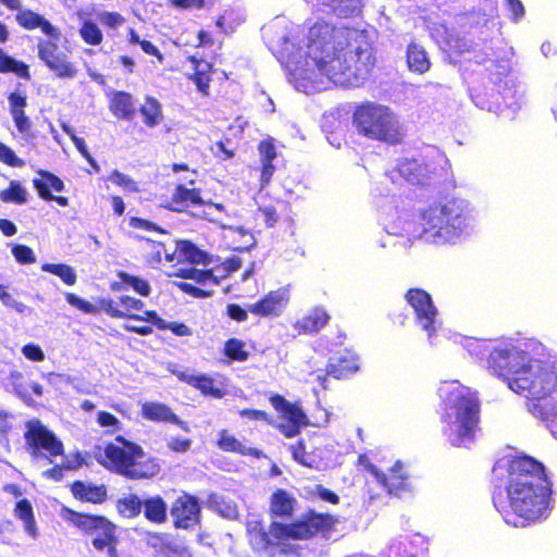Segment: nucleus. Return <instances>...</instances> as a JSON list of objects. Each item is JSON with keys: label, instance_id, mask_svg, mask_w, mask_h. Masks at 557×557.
<instances>
[{"label": "nucleus", "instance_id": "nucleus-42", "mask_svg": "<svg viewBox=\"0 0 557 557\" xmlns=\"http://www.w3.org/2000/svg\"><path fill=\"white\" fill-rule=\"evenodd\" d=\"M11 250L18 263L32 264L36 262V256L28 246L13 244Z\"/></svg>", "mask_w": 557, "mask_h": 557}, {"label": "nucleus", "instance_id": "nucleus-55", "mask_svg": "<svg viewBox=\"0 0 557 557\" xmlns=\"http://www.w3.org/2000/svg\"><path fill=\"white\" fill-rule=\"evenodd\" d=\"M99 21L109 27H117L124 23V17L115 12H102L99 14Z\"/></svg>", "mask_w": 557, "mask_h": 557}, {"label": "nucleus", "instance_id": "nucleus-20", "mask_svg": "<svg viewBox=\"0 0 557 557\" xmlns=\"http://www.w3.org/2000/svg\"><path fill=\"white\" fill-rule=\"evenodd\" d=\"M296 505V499L284 490H277L270 502V511L275 517H289Z\"/></svg>", "mask_w": 557, "mask_h": 557}, {"label": "nucleus", "instance_id": "nucleus-9", "mask_svg": "<svg viewBox=\"0 0 557 557\" xmlns=\"http://www.w3.org/2000/svg\"><path fill=\"white\" fill-rule=\"evenodd\" d=\"M27 450L35 460L63 455V444L57 438L53 432L49 431L38 419L29 420L26 423L24 434Z\"/></svg>", "mask_w": 557, "mask_h": 557}, {"label": "nucleus", "instance_id": "nucleus-57", "mask_svg": "<svg viewBox=\"0 0 557 557\" xmlns=\"http://www.w3.org/2000/svg\"><path fill=\"white\" fill-rule=\"evenodd\" d=\"M23 355L33 361H42L45 359V354L41 348L37 345H25L22 349Z\"/></svg>", "mask_w": 557, "mask_h": 557}, {"label": "nucleus", "instance_id": "nucleus-28", "mask_svg": "<svg viewBox=\"0 0 557 557\" xmlns=\"http://www.w3.org/2000/svg\"><path fill=\"white\" fill-rule=\"evenodd\" d=\"M110 109L112 113L120 119H131L134 113L131 95L124 91L115 92L112 97Z\"/></svg>", "mask_w": 557, "mask_h": 557}, {"label": "nucleus", "instance_id": "nucleus-62", "mask_svg": "<svg viewBox=\"0 0 557 557\" xmlns=\"http://www.w3.org/2000/svg\"><path fill=\"white\" fill-rule=\"evenodd\" d=\"M10 112L13 110H24L26 107V97L18 92H12L9 96Z\"/></svg>", "mask_w": 557, "mask_h": 557}, {"label": "nucleus", "instance_id": "nucleus-44", "mask_svg": "<svg viewBox=\"0 0 557 557\" xmlns=\"http://www.w3.org/2000/svg\"><path fill=\"white\" fill-rule=\"evenodd\" d=\"M0 72H15L20 75L27 73V67L24 64L17 63L14 59L8 57L0 49Z\"/></svg>", "mask_w": 557, "mask_h": 557}, {"label": "nucleus", "instance_id": "nucleus-64", "mask_svg": "<svg viewBox=\"0 0 557 557\" xmlns=\"http://www.w3.org/2000/svg\"><path fill=\"white\" fill-rule=\"evenodd\" d=\"M66 285H74L76 283V274L74 269L67 264H63L58 275Z\"/></svg>", "mask_w": 557, "mask_h": 557}, {"label": "nucleus", "instance_id": "nucleus-19", "mask_svg": "<svg viewBox=\"0 0 557 557\" xmlns=\"http://www.w3.org/2000/svg\"><path fill=\"white\" fill-rule=\"evenodd\" d=\"M72 522L81 530L96 534V531H102V533L110 529V521L100 516H89L84 513L72 512Z\"/></svg>", "mask_w": 557, "mask_h": 557}, {"label": "nucleus", "instance_id": "nucleus-2", "mask_svg": "<svg viewBox=\"0 0 557 557\" xmlns=\"http://www.w3.org/2000/svg\"><path fill=\"white\" fill-rule=\"evenodd\" d=\"M508 472L507 497L510 510L500 507L498 499L494 498V505L505 522L518 528L544 517L548 510L550 488L543 466L524 456L513 459Z\"/></svg>", "mask_w": 557, "mask_h": 557}, {"label": "nucleus", "instance_id": "nucleus-4", "mask_svg": "<svg viewBox=\"0 0 557 557\" xmlns=\"http://www.w3.org/2000/svg\"><path fill=\"white\" fill-rule=\"evenodd\" d=\"M470 218L469 203L463 199L435 203L422 213L420 237L435 245L454 242L470 225Z\"/></svg>", "mask_w": 557, "mask_h": 557}, {"label": "nucleus", "instance_id": "nucleus-10", "mask_svg": "<svg viewBox=\"0 0 557 557\" xmlns=\"http://www.w3.org/2000/svg\"><path fill=\"white\" fill-rule=\"evenodd\" d=\"M406 299L416 313L417 323L428 332L429 336H432L437 329L438 321L437 310L431 296L422 289H410L406 294Z\"/></svg>", "mask_w": 557, "mask_h": 557}, {"label": "nucleus", "instance_id": "nucleus-6", "mask_svg": "<svg viewBox=\"0 0 557 557\" xmlns=\"http://www.w3.org/2000/svg\"><path fill=\"white\" fill-rule=\"evenodd\" d=\"M354 123L361 135L389 145L401 143L406 134L397 113L376 102L359 106L354 113Z\"/></svg>", "mask_w": 557, "mask_h": 557}, {"label": "nucleus", "instance_id": "nucleus-40", "mask_svg": "<svg viewBox=\"0 0 557 557\" xmlns=\"http://www.w3.org/2000/svg\"><path fill=\"white\" fill-rule=\"evenodd\" d=\"M79 34L85 42L89 45H99L102 41V33L96 23L85 21L79 29Z\"/></svg>", "mask_w": 557, "mask_h": 557}, {"label": "nucleus", "instance_id": "nucleus-38", "mask_svg": "<svg viewBox=\"0 0 557 557\" xmlns=\"http://www.w3.org/2000/svg\"><path fill=\"white\" fill-rule=\"evenodd\" d=\"M141 508L143 500L137 495H128L117 502L119 512L126 518L138 516Z\"/></svg>", "mask_w": 557, "mask_h": 557}, {"label": "nucleus", "instance_id": "nucleus-16", "mask_svg": "<svg viewBox=\"0 0 557 557\" xmlns=\"http://www.w3.org/2000/svg\"><path fill=\"white\" fill-rule=\"evenodd\" d=\"M371 472L375 475L376 480L386 487L389 493L399 495L405 490L407 476L403 472V465L397 461L391 469L388 475L380 472L377 469L372 468Z\"/></svg>", "mask_w": 557, "mask_h": 557}, {"label": "nucleus", "instance_id": "nucleus-35", "mask_svg": "<svg viewBox=\"0 0 557 557\" xmlns=\"http://www.w3.org/2000/svg\"><path fill=\"white\" fill-rule=\"evenodd\" d=\"M9 383L17 397L28 405L32 403V397L28 392L29 382L21 372L12 371L9 375Z\"/></svg>", "mask_w": 557, "mask_h": 557}, {"label": "nucleus", "instance_id": "nucleus-5", "mask_svg": "<svg viewBox=\"0 0 557 557\" xmlns=\"http://www.w3.org/2000/svg\"><path fill=\"white\" fill-rule=\"evenodd\" d=\"M336 521L329 513L312 511L295 523L272 522L269 531H265L259 521L249 520L247 522V531L255 545L265 548L269 545H277L287 540H307L319 532L332 529Z\"/></svg>", "mask_w": 557, "mask_h": 557}, {"label": "nucleus", "instance_id": "nucleus-58", "mask_svg": "<svg viewBox=\"0 0 557 557\" xmlns=\"http://www.w3.org/2000/svg\"><path fill=\"white\" fill-rule=\"evenodd\" d=\"M191 441L187 438L181 437H171L168 441V446L170 449L176 453H185L190 448Z\"/></svg>", "mask_w": 557, "mask_h": 557}, {"label": "nucleus", "instance_id": "nucleus-34", "mask_svg": "<svg viewBox=\"0 0 557 557\" xmlns=\"http://www.w3.org/2000/svg\"><path fill=\"white\" fill-rule=\"evenodd\" d=\"M119 277L121 278L122 282L112 284L111 288L113 290H122L123 284H127L132 286L141 296H148L150 294V285L148 284L147 281L131 275L126 272H120Z\"/></svg>", "mask_w": 557, "mask_h": 557}, {"label": "nucleus", "instance_id": "nucleus-24", "mask_svg": "<svg viewBox=\"0 0 557 557\" xmlns=\"http://www.w3.org/2000/svg\"><path fill=\"white\" fill-rule=\"evenodd\" d=\"M41 178L34 180V186L39 196L44 199H52L51 189L61 191L64 188L63 182L52 173L40 171Z\"/></svg>", "mask_w": 557, "mask_h": 557}, {"label": "nucleus", "instance_id": "nucleus-12", "mask_svg": "<svg viewBox=\"0 0 557 557\" xmlns=\"http://www.w3.org/2000/svg\"><path fill=\"white\" fill-rule=\"evenodd\" d=\"M289 300V293L286 288H278L267 294L262 299L248 306V311L263 317H278Z\"/></svg>", "mask_w": 557, "mask_h": 557}, {"label": "nucleus", "instance_id": "nucleus-54", "mask_svg": "<svg viewBox=\"0 0 557 557\" xmlns=\"http://www.w3.org/2000/svg\"><path fill=\"white\" fill-rule=\"evenodd\" d=\"M123 309V311L132 314V311H139L144 307V302L140 299H136L129 296H121L119 297L117 302Z\"/></svg>", "mask_w": 557, "mask_h": 557}, {"label": "nucleus", "instance_id": "nucleus-21", "mask_svg": "<svg viewBox=\"0 0 557 557\" xmlns=\"http://www.w3.org/2000/svg\"><path fill=\"white\" fill-rule=\"evenodd\" d=\"M317 3L326 12L346 17L360 11V0H317Z\"/></svg>", "mask_w": 557, "mask_h": 557}, {"label": "nucleus", "instance_id": "nucleus-25", "mask_svg": "<svg viewBox=\"0 0 557 557\" xmlns=\"http://www.w3.org/2000/svg\"><path fill=\"white\" fill-rule=\"evenodd\" d=\"M407 64L410 71L423 74L430 69V61L425 50L417 45L410 44L407 49Z\"/></svg>", "mask_w": 557, "mask_h": 557}, {"label": "nucleus", "instance_id": "nucleus-1", "mask_svg": "<svg viewBox=\"0 0 557 557\" xmlns=\"http://www.w3.org/2000/svg\"><path fill=\"white\" fill-rule=\"evenodd\" d=\"M306 59L297 62L294 75L317 85L323 78L341 87L361 85L373 70L376 59L366 30L335 26L325 21L314 23L308 30ZM304 47L297 48L301 53Z\"/></svg>", "mask_w": 557, "mask_h": 557}, {"label": "nucleus", "instance_id": "nucleus-60", "mask_svg": "<svg viewBox=\"0 0 557 557\" xmlns=\"http://www.w3.org/2000/svg\"><path fill=\"white\" fill-rule=\"evenodd\" d=\"M38 27L41 28L42 33L50 37L49 40L58 41L61 37V33L46 18L41 17L40 25Z\"/></svg>", "mask_w": 557, "mask_h": 557}, {"label": "nucleus", "instance_id": "nucleus-13", "mask_svg": "<svg viewBox=\"0 0 557 557\" xmlns=\"http://www.w3.org/2000/svg\"><path fill=\"white\" fill-rule=\"evenodd\" d=\"M200 507L197 499L189 495L180 496L171 508L176 528L187 529L198 522Z\"/></svg>", "mask_w": 557, "mask_h": 557}, {"label": "nucleus", "instance_id": "nucleus-56", "mask_svg": "<svg viewBox=\"0 0 557 557\" xmlns=\"http://www.w3.org/2000/svg\"><path fill=\"white\" fill-rule=\"evenodd\" d=\"M97 421L103 428H112V432L120 429V421L109 412L100 411Z\"/></svg>", "mask_w": 557, "mask_h": 557}, {"label": "nucleus", "instance_id": "nucleus-23", "mask_svg": "<svg viewBox=\"0 0 557 557\" xmlns=\"http://www.w3.org/2000/svg\"><path fill=\"white\" fill-rule=\"evenodd\" d=\"M271 401L277 410L283 412L287 421L299 426L307 425V417L300 407L289 404L282 396H275Z\"/></svg>", "mask_w": 557, "mask_h": 557}, {"label": "nucleus", "instance_id": "nucleus-61", "mask_svg": "<svg viewBox=\"0 0 557 557\" xmlns=\"http://www.w3.org/2000/svg\"><path fill=\"white\" fill-rule=\"evenodd\" d=\"M129 225L134 228H141V230H146V231H156V232L162 233V230L159 226H157L154 223L149 222L144 219H139V218H132L129 220Z\"/></svg>", "mask_w": 557, "mask_h": 557}, {"label": "nucleus", "instance_id": "nucleus-32", "mask_svg": "<svg viewBox=\"0 0 557 557\" xmlns=\"http://www.w3.org/2000/svg\"><path fill=\"white\" fill-rule=\"evenodd\" d=\"M330 317L322 308H315L309 315L298 322V326L308 333H313L323 327Z\"/></svg>", "mask_w": 557, "mask_h": 557}, {"label": "nucleus", "instance_id": "nucleus-45", "mask_svg": "<svg viewBox=\"0 0 557 557\" xmlns=\"http://www.w3.org/2000/svg\"><path fill=\"white\" fill-rule=\"evenodd\" d=\"M109 181L117 186L123 187L124 189H126L128 191H138L137 183L133 178H131L128 175H125L117 170H114L110 174Z\"/></svg>", "mask_w": 557, "mask_h": 557}, {"label": "nucleus", "instance_id": "nucleus-7", "mask_svg": "<svg viewBox=\"0 0 557 557\" xmlns=\"http://www.w3.org/2000/svg\"><path fill=\"white\" fill-rule=\"evenodd\" d=\"M103 462L109 469L129 479H141L153 475L156 465H144V451L140 446L117 436L104 448Z\"/></svg>", "mask_w": 557, "mask_h": 557}, {"label": "nucleus", "instance_id": "nucleus-30", "mask_svg": "<svg viewBox=\"0 0 557 557\" xmlns=\"http://www.w3.org/2000/svg\"><path fill=\"white\" fill-rule=\"evenodd\" d=\"M114 530L115 527L110 522V529L106 531V533H102V531H96V534H92V545L95 546V548L99 550H103L107 548L110 557H115L116 555V537L114 534Z\"/></svg>", "mask_w": 557, "mask_h": 557}, {"label": "nucleus", "instance_id": "nucleus-36", "mask_svg": "<svg viewBox=\"0 0 557 557\" xmlns=\"http://www.w3.org/2000/svg\"><path fill=\"white\" fill-rule=\"evenodd\" d=\"M140 112L145 117V124L149 127L158 125L162 119L161 106L153 98H147L140 108Z\"/></svg>", "mask_w": 557, "mask_h": 557}, {"label": "nucleus", "instance_id": "nucleus-17", "mask_svg": "<svg viewBox=\"0 0 557 557\" xmlns=\"http://www.w3.org/2000/svg\"><path fill=\"white\" fill-rule=\"evenodd\" d=\"M143 416L151 421L172 422L188 431V425L182 421L168 406L158 403H146L143 406Z\"/></svg>", "mask_w": 557, "mask_h": 557}, {"label": "nucleus", "instance_id": "nucleus-3", "mask_svg": "<svg viewBox=\"0 0 557 557\" xmlns=\"http://www.w3.org/2000/svg\"><path fill=\"white\" fill-rule=\"evenodd\" d=\"M438 393L446 404L444 433L451 445H467L473 440L478 424L479 405L475 395L457 381L444 382Z\"/></svg>", "mask_w": 557, "mask_h": 557}, {"label": "nucleus", "instance_id": "nucleus-27", "mask_svg": "<svg viewBox=\"0 0 557 557\" xmlns=\"http://www.w3.org/2000/svg\"><path fill=\"white\" fill-rule=\"evenodd\" d=\"M145 517L154 523H162L166 520V504L160 496L143 500Z\"/></svg>", "mask_w": 557, "mask_h": 557}, {"label": "nucleus", "instance_id": "nucleus-41", "mask_svg": "<svg viewBox=\"0 0 557 557\" xmlns=\"http://www.w3.org/2000/svg\"><path fill=\"white\" fill-rule=\"evenodd\" d=\"M193 386L199 388L203 394H208L218 398L223 396L222 391L215 387L213 380L207 375H197Z\"/></svg>", "mask_w": 557, "mask_h": 557}, {"label": "nucleus", "instance_id": "nucleus-18", "mask_svg": "<svg viewBox=\"0 0 557 557\" xmlns=\"http://www.w3.org/2000/svg\"><path fill=\"white\" fill-rule=\"evenodd\" d=\"M358 369V357L351 351L346 350L330 363L327 374L335 379H344L355 373Z\"/></svg>", "mask_w": 557, "mask_h": 557}, {"label": "nucleus", "instance_id": "nucleus-22", "mask_svg": "<svg viewBox=\"0 0 557 557\" xmlns=\"http://www.w3.org/2000/svg\"><path fill=\"white\" fill-rule=\"evenodd\" d=\"M529 411L536 418L546 422L552 429V425L557 421V408L552 400H547L546 397L543 399H533L528 404Z\"/></svg>", "mask_w": 557, "mask_h": 557}, {"label": "nucleus", "instance_id": "nucleus-15", "mask_svg": "<svg viewBox=\"0 0 557 557\" xmlns=\"http://www.w3.org/2000/svg\"><path fill=\"white\" fill-rule=\"evenodd\" d=\"M519 349L516 347L495 348L488 358V368L507 382L510 360H518Z\"/></svg>", "mask_w": 557, "mask_h": 557}, {"label": "nucleus", "instance_id": "nucleus-51", "mask_svg": "<svg viewBox=\"0 0 557 557\" xmlns=\"http://www.w3.org/2000/svg\"><path fill=\"white\" fill-rule=\"evenodd\" d=\"M0 160L12 166H22L24 164V162L15 156L14 151L2 143H0Z\"/></svg>", "mask_w": 557, "mask_h": 557}, {"label": "nucleus", "instance_id": "nucleus-37", "mask_svg": "<svg viewBox=\"0 0 557 557\" xmlns=\"http://www.w3.org/2000/svg\"><path fill=\"white\" fill-rule=\"evenodd\" d=\"M211 505L214 510L224 518L236 519L239 515L238 507L232 499H226L222 496H213Z\"/></svg>", "mask_w": 557, "mask_h": 557}, {"label": "nucleus", "instance_id": "nucleus-11", "mask_svg": "<svg viewBox=\"0 0 557 557\" xmlns=\"http://www.w3.org/2000/svg\"><path fill=\"white\" fill-rule=\"evenodd\" d=\"M38 57L45 64L59 77L73 78L77 74V70L69 62L67 57L62 52L57 41L39 40Z\"/></svg>", "mask_w": 557, "mask_h": 557}, {"label": "nucleus", "instance_id": "nucleus-46", "mask_svg": "<svg viewBox=\"0 0 557 557\" xmlns=\"http://www.w3.org/2000/svg\"><path fill=\"white\" fill-rule=\"evenodd\" d=\"M225 352L230 358L235 360L243 361L247 359V352L244 350L243 342L235 338L226 343Z\"/></svg>", "mask_w": 557, "mask_h": 557}, {"label": "nucleus", "instance_id": "nucleus-49", "mask_svg": "<svg viewBox=\"0 0 557 557\" xmlns=\"http://www.w3.org/2000/svg\"><path fill=\"white\" fill-rule=\"evenodd\" d=\"M128 319L139 320V321H148L156 325L160 330H166L168 322L161 319L157 312L154 311H145L144 315L139 314H129Z\"/></svg>", "mask_w": 557, "mask_h": 557}, {"label": "nucleus", "instance_id": "nucleus-14", "mask_svg": "<svg viewBox=\"0 0 557 557\" xmlns=\"http://www.w3.org/2000/svg\"><path fill=\"white\" fill-rule=\"evenodd\" d=\"M399 174L412 184H425L435 175V169L416 159L405 160L398 165Z\"/></svg>", "mask_w": 557, "mask_h": 557}, {"label": "nucleus", "instance_id": "nucleus-39", "mask_svg": "<svg viewBox=\"0 0 557 557\" xmlns=\"http://www.w3.org/2000/svg\"><path fill=\"white\" fill-rule=\"evenodd\" d=\"M27 191L21 185V183L16 181H12L10 183V187L0 193V199L3 202H14V203H25Z\"/></svg>", "mask_w": 557, "mask_h": 557}, {"label": "nucleus", "instance_id": "nucleus-50", "mask_svg": "<svg viewBox=\"0 0 557 557\" xmlns=\"http://www.w3.org/2000/svg\"><path fill=\"white\" fill-rule=\"evenodd\" d=\"M11 114H12V117L16 125V128L18 129L20 133L26 134L30 131L32 122L26 116L24 110H20V111L13 110V112H11Z\"/></svg>", "mask_w": 557, "mask_h": 557}, {"label": "nucleus", "instance_id": "nucleus-26", "mask_svg": "<svg viewBox=\"0 0 557 557\" xmlns=\"http://www.w3.org/2000/svg\"><path fill=\"white\" fill-rule=\"evenodd\" d=\"M72 492L76 497L91 503H101L107 496L104 485L97 486L84 482H75Z\"/></svg>", "mask_w": 557, "mask_h": 557}, {"label": "nucleus", "instance_id": "nucleus-31", "mask_svg": "<svg viewBox=\"0 0 557 557\" xmlns=\"http://www.w3.org/2000/svg\"><path fill=\"white\" fill-rule=\"evenodd\" d=\"M14 511L15 515L24 522L25 531L35 539L37 536V528L32 504L27 499H22L16 504Z\"/></svg>", "mask_w": 557, "mask_h": 557}, {"label": "nucleus", "instance_id": "nucleus-8", "mask_svg": "<svg viewBox=\"0 0 557 557\" xmlns=\"http://www.w3.org/2000/svg\"><path fill=\"white\" fill-rule=\"evenodd\" d=\"M516 373V376L507 377V386L527 398L543 399L549 396L557 385L554 367L539 360Z\"/></svg>", "mask_w": 557, "mask_h": 557}, {"label": "nucleus", "instance_id": "nucleus-53", "mask_svg": "<svg viewBox=\"0 0 557 557\" xmlns=\"http://www.w3.org/2000/svg\"><path fill=\"white\" fill-rule=\"evenodd\" d=\"M100 308L112 318H129V313L119 309L115 306V302L111 299H102L100 300Z\"/></svg>", "mask_w": 557, "mask_h": 557}, {"label": "nucleus", "instance_id": "nucleus-33", "mask_svg": "<svg viewBox=\"0 0 557 557\" xmlns=\"http://www.w3.org/2000/svg\"><path fill=\"white\" fill-rule=\"evenodd\" d=\"M176 250L185 260L195 264H208V255L189 242H178Z\"/></svg>", "mask_w": 557, "mask_h": 557}, {"label": "nucleus", "instance_id": "nucleus-43", "mask_svg": "<svg viewBox=\"0 0 557 557\" xmlns=\"http://www.w3.org/2000/svg\"><path fill=\"white\" fill-rule=\"evenodd\" d=\"M174 200L182 202H191V203H200L201 198L199 195V190L195 188H186L183 185L177 186L174 193Z\"/></svg>", "mask_w": 557, "mask_h": 557}, {"label": "nucleus", "instance_id": "nucleus-59", "mask_svg": "<svg viewBox=\"0 0 557 557\" xmlns=\"http://www.w3.org/2000/svg\"><path fill=\"white\" fill-rule=\"evenodd\" d=\"M259 152L261 156V162H272V160L276 157L275 148L269 141H261L259 144Z\"/></svg>", "mask_w": 557, "mask_h": 557}, {"label": "nucleus", "instance_id": "nucleus-47", "mask_svg": "<svg viewBox=\"0 0 557 557\" xmlns=\"http://www.w3.org/2000/svg\"><path fill=\"white\" fill-rule=\"evenodd\" d=\"M41 17L32 11H23L16 15L17 22L27 29H34L40 25Z\"/></svg>", "mask_w": 557, "mask_h": 557}, {"label": "nucleus", "instance_id": "nucleus-52", "mask_svg": "<svg viewBox=\"0 0 557 557\" xmlns=\"http://www.w3.org/2000/svg\"><path fill=\"white\" fill-rule=\"evenodd\" d=\"M519 358L518 360H510L509 363V375L508 376H516V371H519L520 369H525L530 366L534 360L531 359L525 352L519 349Z\"/></svg>", "mask_w": 557, "mask_h": 557}, {"label": "nucleus", "instance_id": "nucleus-63", "mask_svg": "<svg viewBox=\"0 0 557 557\" xmlns=\"http://www.w3.org/2000/svg\"><path fill=\"white\" fill-rule=\"evenodd\" d=\"M0 299L5 306L15 308L20 312L23 311L24 306L20 304L16 299H14L2 285H0Z\"/></svg>", "mask_w": 557, "mask_h": 557}, {"label": "nucleus", "instance_id": "nucleus-48", "mask_svg": "<svg viewBox=\"0 0 557 557\" xmlns=\"http://www.w3.org/2000/svg\"><path fill=\"white\" fill-rule=\"evenodd\" d=\"M65 298L71 306L79 309L85 313H96L98 311L96 306L85 299L79 298L73 293H66Z\"/></svg>", "mask_w": 557, "mask_h": 557}, {"label": "nucleus", "instance_id": "nucleus-29", "mask_svg": "<svg viewBox=\"0 0 557 557\" xmlns=\"http://www.w3.org/2000/svg\"><path fill=\"white\" fill-rule=\"evenodd\" d=\"M218 445L225 451L239 453L242 455L260 456V451L256 448H248L237 441L234 436L227 434L226 431L220 432V438Z\"/></svg>", "mask_w": 557, "mask_h": 557}]
</instances>
